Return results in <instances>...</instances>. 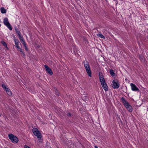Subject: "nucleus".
Returning a JSON list of instances; mask_svg holds the SVG:
<instances>
[{
    "label": "nucleus",
    "mask_w": 148,
    "mask_h": 148,
    "mask_svg": "<svg viewBox=\"0 0 148 148\" xmlns=\"http://www.w3.org/2000/svg\"><path fill=\"white\" fill-rule=\"evenodd\" d=\"M32 131L34 134L37 137L39 142H42V136L40 132L37 128H33Z\"/></svg>",
    "instance_id": "f257e3e1"
},
{
    "label": "nucleus",
    "mask_w": 148,
    "mask_h": 148,
    "mask_svg": "<svg viewBox=\"0 0 148 148\" xmlns=\"http://www.w3.org/2000/svg\"><path fill=\"white\" fill-rule=\"evenodd\" d=\"M84 65L86 72L89 77H91V72L90 70L89 64L87 61L84 62Z\"/></svg>",
    "instance_id": "f03ea898"
},
{
    "label": "nucleus",
    "mask_w": 148,
    "mask_h": 148,
    "mask_svg": "<svg viewBox=\"0 0 148 148\" xmlns=\"http://www.w3.org/2000/svg\"><path fill=\"white\" fill-rule=\"evenodd\" d=\"M8 137L9 139L11 140V141L14 143H17L18 140L17 138L15 136H14L12 134H9Z\"/></svg>",
    "instance_id": "7ed1b4c3"
},
{
    "label": "nucleus",
    "mask_w": 148,
    "mask_h": 148,
    "mask_svg": "<svg viewBox=\"0 0 148 148\" xmlns=\"http://www.w3.org/2000/svg\"><path fill=\"white\" fill-rule=\"evenodd\" d=\"M4 24L6 25L10 30H12V28L11 26L9 23L8 18H5L3 21Z\"/></svg>",
    "instance_id": "20e7f679"
},
{
    "label": "nucleus",
    "mask_w": 148,
    "mask_h": 148,
    "mask_svg": "<svg viewBox=\"0 0 148 148\" xmlns=\"http://www.w3.org/2000/svg\"><path fill=\"white\" fill-rule=\"evenodd\" d=\"M112 87L114 89H118L119 88L120 84L119 83V82L116 79H114L112 82Z\"/></svg>",
    "instance_id": "39448f33"
},
{
    "label": "nucleus",
    "mask_w": 148,
    "mask_h": 148,
    "mask_svg": "<svg viewBox=\"0 0 148 148\" xmlns=\"http://www.w3.org/2000/svg\"><path fill=\"white\" fill-rule=\"evenodd\" d=\"M130 86L131 87L132 90L134 91H139L138 88L136 86L135 84L131 83Z\"/></svg>",
    "instance_id": "423d86ee"
},
{
    "label": "nucleus",
    "mask_w": 148,
    "mask_h": 148,
    "mask_svg": "<svg viewBox=\"0 0 148 148\" xmlns=\"http://www.w3.org/2000/svg\"><path fill=\"white\" fill-rule=\"evenodd\" d=\"M124 106L129 112H132V107L128 103H127Z\"/></svg>",
    "instance_id": "0eeeda50"
},
{
    "label": "nucleus",
    "mask_w": 148,
    "mask_h": 148,
    "mask_svg": "<svg viewBox=\"0 0 148 148\" xmlns=\"http://www.w3.org/2000/svg\"><path fill=\"white\" fill-rule=\"evenodd\" d=\"M44 66L46 71L48 73L51 75L53 74V72L50 68H49L46 65H44Z\"/></svg>",
    "instance_id": "6e6552de"
},
{
    "label": "nucleus",
    "mask_w": 148,
    "mask_h": 148,
    "mask_svg": "<svg viewBox=\"0 0 148 148\" xmlns=\"http://www.w3.org/2000/svg\"><path fill=\"white\" fill-rule=\"evenodd\" d=\"M99 80L101 84L105 82V80L103 76L102 73H99Z\"/></svg>",
    "instance_id": "1a4fd4ad"
},
{
    "label": "nucleus",
    "mask_w": 148,
    "mask_h": 148,
    "mask_svg": "<svg viewBox=\"0 0 148 148\" xmlns=\"http://www.w3.org/2000/svg\"><path fill=\"white\" fill-rule=\"evenodd\" d=\"M101 84L102 87L106 91H107L108 90V86L106 82L101 83Z\"/></svg>",
    "instance_id": "9d476101"
},
{
    "label": "nucleus",
    "mask_w": 148,
    "mask_h": 148,
    "mask_svg": "<svg viewBox=\"0 0 148 148\" xmlns=\"http://www.w3.org/2000/svg\"><path fill=\"white\" fill-rule=\"evenodd\" d=\"M18 37H19V38L20 41L21 42V43L23 44H25V42L23 36H20Z\"/></svg>",
    "instance_id": "9b49d317"
},
{
    "label": "nucleus",
    "mask_w": 148,
    "mask_h": 148,
    "mask_svg": "<svg viewBox=\"0 0 148 148\" xmlns=\"http://www.w3.org/2000/svg\"><path fill=\"white\" fill-rule=\"evenodd\" d=\"M14 41L15 42V46L16 47H19L18 46V44L19 42V41L16 38H14Z\"/></svg>",
    "instance_id": "f8f14e48"
},
{
    "label": "nucleus",
    "mask_w": 148,
    "mask_h": 148,
    "mask_svg": "<svg viewBox=\"0 0 148 148\" xmlns=\"http://www.w3.org/2000/svg\"><path fill=\"white\" fill-rule=\"evenodd\" d=\"M121 100L122 101V102L123 103L124 105L128 103L127 101H126L125 99V98L123 97H122L121 98Z\"/></svg>",
    "instance_id": "ddd939ff"
},
{
    "label": "nucleus",
    "mask_w": 148,
    "mask_h": 148,
    "mask_svg": "<svg viewBox=\"0 0 148 148\" xmlns=\"http://www.w3.org/2000/svg\"><path fill=\"white\" fill-rule=\"evenodd\" d=\"M1 12L3 14L5 13L6 12V10L3 7H2L1 8Z\"/></svg>",
    "instance_id": "4468645a"
},
{
    "label": "nucleus",
    "mask_w": 148,
    "mask_h": 148,
    "mask_svg": "<svg viewBox=\"0 0 148 148\" xmlns=\"http://www.w3.org/2000/svg\"><path fill=\"white\" fill-rule=\"evenodd\" d=\"M110 74L113 77L115 76V73L114 72V71L112 70H110Z\"/></svg>",
    "instance_id": "2eb2a0df"
},
{
    "label": "nucleus",
    "mask_w": 148,
    "mask_h": 148,
    "mask_svg": "<svg viewBox=\"0 0 148 148\" xmlns=\"http://www.w3.org/2000/svg\"><path fill=\"white\" fill-rule=\"evenodd\" d=\"M97 36L99 37L102 38H105V37L101 33H99V34H97Z\"/></svg>",
    "instance_id": "dca6fc26"
},
{
    "label": "nucleus",
    "mask_w": 148,
    "mask_h": 148,
    "mask_svg": "<svg viewBox=\"0 0 148 148\" xmlns=\"http://www.w3.org/2000/svg\"><path fill=\"white\" fill-rule=\"evenodd\" d=\"M53 91H55V94L57 95H59V93L57 89L56 88H54L53 90Z\"/></svg>",
    "instance_id": "f3484780"
},
{
    "label": "nucleus",
    "mask_w": 148,
    "mask_h": 148,
    "mask_svg": "<svg viewBox=\"0 0 148 148\" xmlns=\"http://www.w3.org/2000/svg\"><path fill=\"white\" fill-rule=\"evenodd\" d=\"M8 95L9 96H11L12 95V92L10 90L7 92Z\"/></svg>",
    "instance_id": "a211bd4d"
},
{
    "label": "nucleus",
    "mask_w": 148,
    "mask_h": 148,
    "mask_svg": "<svg viewBox=\"0 0 148 148\" xmlns=\"http://www.w3.org/2000/svg\"><path fill=\"white\" fill-rule=\"evenodd\" d=\"M16 33L17 34V35H18V37H19L20 36H21V32H20L18 30V31H17V32H16Z\"/></svg>",
    "instance_id": "6ab92c4d"
},
{
    "label": "nucleus",
    "mask_w": 148,
    "mask_h": 148,
    "mask_svg": "<svg viewBox=\"0 0 148 148\" xmlns=\"http://www.w3.org/2000/svg\"><path fill=\"white\" fill-rule=\"evenodd\" d=\"M1 42L4 46L7 47V44L5 42L3 41H1Z\"/></svg>",
    "instance_id": "aec40b11"
},
{
    "label": "nucleus",
    "mask_w": 148,
    "mask_h": 148,
    "mask_svg": "<svg viewBox=\"0 0 148 148\" xmlns=\"http://www.w3.org/2000/svg\"><path fill=\"white\" fill-rule=\"evenodd\" d=\"M139 58H140V60L142 62L143 61L144 58L143 56H140Z\"/></svg>",
    "instance_id": "412c9836"
},
{
    "label": "nucleus",
    "mask_w": 148,
    "mask_h": 148,
    "mask_svg": "<svg viewBox=\"0 0 148 148\" xmlns=\"http://www.w3.org/2000/svg\"><path fill=\"white\" fill-rule=\"evenodd\" d=\"M16 48H17L18 50L20 51L21 52H22V49L19 47H17Z\"/></svg>",
    "instance_id": "4be33fe9"
},
{
    "label": "nucleus",
    "mask_w": 148,
    "mask_h": 148,
    "mask_svg": "<svg viewBox=\"0 0 148 148\" xmlns=\"http://www.w3.org/2000/svg\"><path fill=\"white\" fill-rule=\"evenodd\" d=\"M23 44V45L24 46L25 50L26 51H27L28 50V49L26 46V43H25V44Z\"/></svg>",
    "instance_id": "5701e85b"
},
{
    "label": "nucleus",
    "mask_w": 148,
    "mask_h": 148,
    "mask_svg": "<svg viewBox=\"0 0 148 148\" xmlns=\"http://www.w3.org/2000/svg\"><path fill=\"white\" fill-rule=\"evenodd\" d=\"M2 87L4 90L6 89V88H7L6 86L4 84H3L2 85Z\"/></svg>",
    "instance_id": "b1692460"
},
{
    "label": "nucleus",
    "mask_w": 148,
    "mask_h": 148,
    "mask_svg": "<svg viewBox=\"0 0 148 148\" xmlns=\"http://www.w3.org/2000/svg\"><path fill=\"white\" fill-rule=\"evenodd\" d=\"M67 115L69 116H71V114L70 113H68Z\"/></svg>",
    "instance_id": "393cba45"
},
{
    "label": "nucleus",
    "mask_w": 148,
    "mask_h": 148,
    "mask_svg": "<svg viewBox=\"0 0 148 148\" xmlns=\"http://www.w3.org/2000/svg\"><path fill=\"white\" fill-rule=\"evenodd\" d=\"M21 52V54L23 55V56H25V54L22 51V52Z\"/></svg>",
    "instance_id": "a878e982"
},
{
    "label": "nucleus",
    "mask_w": 148,
    "mask_h": 148,
    "mask_svg": "<svg viewBox=\"0 0 148 148\" xmlns=\"http://www.w3.org/2000/svg\"><path fill=\"white\" fill-rule=\"evenodd\" d=\"M5 90L6 91V92H7L9 90H10V89L7 88H6V89H5Z\"/></svg>",
    "instance_id": "bb28decb"
},
{
    "label": "nucleus",
    "mask_w": 148,
    "mask_h": 148,
    "mask_svg": "<svg viewBox=\"0 0 148 148\" xmlns=\"http://www.w3.org/2000/svg\"><path fill=\"white\" fill-rule=\"evenodd\" d=\"M15 32H16L17 31H18V30L17 28L16 27H15Z\"/></svg>",
    "instance_id": "cd10ccee"
},
{
    "label": "nucleus",
    "mask_w": 148,
    "mask_h": 148,
    "mask_svg": "<svg viewBox=\"0 0 148 148\" xmlns=\"http://www.w3.org/2000/svg\"><path fill=\"white\" fill-rule=\"evenodd\" d=\"M95 148H97V146H95Z\"/></svg>",
    "instance_id": "c85d7f7f"
},
{
    "label": "nucleus",
    "mask_w": 148,
    "mask_h": 148,
    "mask_svg": "<svg viewBox=\"0 0 148 148\" xmlns=\"http://www.w3.org/2000/svg\"><path fill=\"white\" fill-rule=\"evenodd\" d=\"M1 116V114L0 113V116Z\"/></svg>",
    "instance_id": "c756f323"
}]
</instances>
